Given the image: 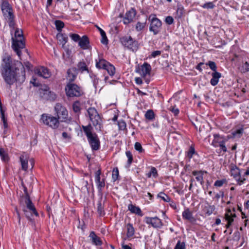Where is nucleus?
Segmentation results:
<instances>
[{
    "mask_svg": "<svg viewBox=\"0 0 249 249\" xmlns=\"http://www.w3.org/2000/svg\"><path fill=\"white\" fill-rule=\"evenodd\" d=\"M219 147H220V149L224 152L227 151V148L223 143H220L219 144Z\"/></svg>",
    "mask_w": 249,
    "mask_h": 249,
    "instance_id": "052dcab7",
    "label": "nucleus"
},
{
    "mask_svg": "<svg viewBox=\"0 0 249 249\" xmlns=\"http://www.w3.org/2000/svg\"><path fill=\"white\" fill-rule=\"evenodd\" d=\"M165 22L167 24L170 25L174 22V19L171 16H168L165 18Z\"/></svg>",
    "mask_w": 249,
    "mask_h": 249,
    "instance_id": "6e6d98bb",
    "label": "nucleus"
},
{
    "mask_svg": "<svg viewBox=\"0 0 249 249\" xmlns=\"http://www.w3.org/2000/svg\"><path fill=\"white\" fill-rule=\"evenodd\" d=\"M182 217L184 219L190 221H193L194 220V218L193 217L192 213L188 209H186L182 213Z\"/></svg>",
    "mask_w": 249,
    "mask_h": 249,
    "instance_id": "393cba45",
    "label": "nucleus"
},
{
    "mask_svg": "<svg viewBox=\"0 0 249 249\" xmlns=\"http://www.w3.org/2000/svg\"><path fill=\"white\" fill-rule=\"evenodd\" d=\"M234 208L233 209V212L229 209L225 214V218L227 221V228H228L231 224L233 221V218L236 217V214L234 213Z\"/></svg>",
    "mask_w": 249,
    "mask_h": 249,
    "instance_id": "6ab92c4d",
    "label": "nucleus"
},
{
    "mask_svg": "<svg viewBox=\"0 0 249 249\" xmlns=\"http://www.w3.org/2000/svg\"><path fill=\"white\" fill-rule=\"evenodd\" d=\"M108 63L104 59H99L98 62H96V66L98 68L105 69Z\"/></svg>",
    "mask_w": 249,
    "mask_h": 249,
    "instance_id": "7c9ffc66",
    "label": "nucleus"
},
{
    "mask_svg": "<svg viewBox=\"0 0 249 249\" xmlns=\"http://www.w3.org/2000/svg\"><path fill=\"white\" fill-rule=\"evenodd\" d=\"M146 22H138L136 25V30L138 32L141 31L144 28Z\"/></svg>",
    "mask_w": 249,
    "mask_h": 249,
    "instance_id": "58836bf2",
    "label": "nucleus"
},
{
    "mask_svg": "<svg viewBox=\"0 0 249 249\" xmlns=\"http://www.w3.org/2000/svg\"><path fill=\"white\" fill-rule=\"evenodd\" d=\"M92 244L96 246L102 245V241L100 237L97 236L94 231H91L89 236Z\"/></svg>",
    "mask_w": 249,
    "mask_h": 249,
    "instance_id": "aec40b11",
    "label": "nucleus"
},
{
    "mask_svg": "<svg viewBox=\"0 0 249 249\" xmlns=\"http://www.w3.org/2000/svg\"><path fill=\"white\" fill-rule=\"evenodd\" d=\"M62 137L64 139H70L71 138L70 136L66 132H64L62 133Z\"/></svg>",
    "mask_w": 249,
    "mask_h": 249,
    "instance_id": "e2e57ef3",
    "label": "nucleus"
},
{
    "mask_svg": "<svg viewBox=\"0 0 249 249\" xmlns=\"http://www.w3.org/2000/svg\"><path fill=\"white\" fill-rule=\"evenodd\" d=\"M240 71L242 72H246L249 71V63L247 62L243 63L242 66L240 68Z\"/></svg>",
    "mask_w": 249,
    "mask_h": 249,
    "instance_id": "ea45409f",
    "label": "nucleus"
},
{
    "mask_svg": "<svg viewBox=\"0 0 249 249\" xmlns=\"http://www.w3.org/2000/svg\"><path fill=\"white\" fill-rule=\"evenodd\" d=\"M66 94L69 97H79L83 92L79 87L72 83L68 82L65 87Z\"/></svg>",
    "mask_w": 249,
    "mask_h": 249,
    "instance_id": "423d86ee",
    "label": "nucleus"
},
{
    "mask_svg": "<svg viewBox=\"0 0 249 249\" xmlns=\"http://www.w3.org/2000/svg\"><path fill=\"white\" fill-rule=\"evenodd\" d=\"M211 145L216 147L218 143V136L216 134L213 135V137H210L209 140Z\"/></svg>",
    "mask_w": 249,
    "mask_h": 249,
    "instance_id": "473e14b6",
    "label": "nucleus"
},
{
    "mask_svg": "<svg viewBox=\"0 0 249 249\" xmlns=\"http://www.w3.org/2000/svg\"><path fill=\"white\" fill-rule=\"evenodd\" d=\"M136 13L135 10L131 9L127 12L124 18V23L125 24L131 22L136 16Z\"/></svg>",
    "mask_w": 249,
    "mask_h": 249,
    "instance_id": "a211bd4d",
    "label": "nucleus"
},
{
    "mask_svg": "<svg viewBox=\"0 0 249 249\" xmlns=\"http://www.w3.org/2000/svg\"><path fill=\"white\" fill-rule=\"evenodd\" d=\"M148 20L150 22V31L153 32L154 35L159 34L161 28L162 23L161 21L156 17L155 15H150Z\"/></svg>",
    "mask_w": 249,
    "mask_h": 249,
    "instance_id": "0eeeda50",
    "label": "nucleus"
},
{
    "mask_svg": "<svg viewBox=\"0 0 249 249\" xmlns=\"http://www.w3.org/2000/svg\"><path fill=\"white\" fill-rule=\"evenodd\" d=\"M39 93L40 97L47 100H54L56 98L55 94L50 90L49 88L46 86H42L39 89Z\"/></svg>",
    "mask_w": 249,
    "mask_h": 249,
    "instance_id": "9d476101",
    "label": "nucleus"
},
{
    "mask_svg": "<svg viewBox=\"0 0 249 249\" xmlns=\"http://www.w3.org/2000/svg\"><path fill=\"white\" fill-rule=\"evenodd\" d=\"M90 121L96 129L101 128V119L96 109L94 107H89L88 110Z\"/></svg>",
    "mask_w": 249,
    "mask_h": 249,
    "instance_id": "1a4fd4ad",
    "label": "nucleus"
},
{
    "mask_svg": "<svg viewBox=\"0 0 249 249\" xmlns=\"http://www.w3.org/2000/svg\"><path fill=\"white\" fill-rule=\"evenodd\" d=\"M203 174L204 172L201 171H194L192 172L193 175L195 177V178L197 181L199 182L201 185H202L204 182L203 178Z\"/></svg>",
    "mask_w": 249,
    "mask_h": 249,
    "instance_id": "4be33fe9",
    "label": "nucleus"
},
{
    "mask_svg": "<svg viewBox=\"0 0 249 249\" xmlns=\"http://www.w3.org/2000/svg\"><path fill=\"white\" fill-rule=\"evenodd\" d=\"M148 178H150L151 176L156 177L157 176V171L155 167H152L150 172L146 174Z\"/></svg>",
    "mask_w": 249,
    "mask_h": 249,
    "instance_id": "79ce46f5",
    "label": "nucleus"
},
{
    "mask_svg": "<svg viewBox=\"0 0 249 249\" xmlns=\"http://www.w3.org/2000/svg\"><path fill=\"white\" fill-rule=\"evenodd\" d=\"M231 176L236 180L238 184L241 185L246 180V178L241 176V171L236 166H232L231 168Z\"/></svg>",
    "mask_w": 249,
    "mask_h": 249,
    "instance_id": "f8f14e48",
    "label": "nucleus"
},
{
    "mask_svg": "<svg viewBox=\"0 0 249 249\" xmlns=\"http://www.w3.org/2000/svg\"><path fill=\"white\" fill-rule=\"evenodd\" d=\"M57 118L61 121H66L68 117V112L66 108L61 104L57 103L54 107Z\"/></svg>",
    "mask_w": 249,
    "mask_h": 249,
    "instance_id": "9b49d317",
    "label": "nucleus"
},
{
    "mask_svg": "<svg viewBox=\"0 0 249 249\" xmlns=\"http://www.w3.org/2000/svg\"><path fill=\"white\" fill-rule=\"evenodd\" d=\"M123 249H131V248L128 245H122Z\"/></svg>",
    "mask_w": 249,
    "mask_h": 249,
    "instance_id": "774afa93",
    "label": "nucleus"
},
{
    "mask_svg": "<svg viewBox=\"0 0 249 249\" xmlns=\"http://www.w3.org/2000/svg\"><path fill=\"white\" fill-rule=\"evenodd\" d=\"M67 80L69 81V82L71 83L76 78V70L74 68L69 69L67 71Z\"/></svg>",
    "mask_w": 249,
    "mask_h": 249,
    "instance_id": "412c9836",
    "label": "nucleus"
},
{
    "mask_svg": "<svg viewBox=\"0 0 249 249\" xmlns=\"http://www.w3.org/2000/svg\"><path fill=\"white\" fill-rule=\"evenodd\" d=\"M0 156L1 159L4 161H7L8 160L9 158L8 156L7 153L5 151V150L2 148H0Z\"/></svg>",
    "mask_w": 249,
    "mask_h": 249,
    "instance_id": "72a5a7b5",
    "label": "nucleus"
},
{
    "mask_svg": "<svg viewBox=\"0 0 249 249\" xmlns=\"http://www.w3.org/2000/svg\"><path fill=\"white\" fill-rule=\"evenodd\" d=\"M55 25L58 31H61L64 26V23L60 20H56L55 21Z\"/></svg>",
    "mask_w": 249,
    "mask_h": 249,
    "instance_id": "37998d69",
    "label": "nucleus"
},
{
    "mask_svg": "<svg viewBox=\"0 0 249 249\" xmlns=\"http://www.w3.org/2000/svg\"><path fill=\"white\" fill-rule=\"evenodd\" d=\"M57 38L60 44H62L63 46L65 45V44L67 42L68 39V37L62 34H57Z\"/></svg>",
    "mask_w": 249,
    "mask_h": 249,
    "instance_id": "bb28decb",
    "label": "nucleus"
},
{
    "mask_svg": "<svg viewBox=\"0 0 249 249\" xmlns=\"http://www.w3.org/2000/svg\"><path fill=\"white\" fill-rule=\"evenodd\" d=\"M160 53H161V52L160 51H155L151 53V55L152 57H155L156 56L160 55Z\"/></svg>",
    "mask_w": 249,
    "mask_h": 249,
    "instance_id": "680f3d73",
    "label": "nucleus"
},
{
    "mask_svg": "<svg viewBox=\"0 0 249 249\" xmlns=\"http://www.w3.org/2000/svg\"><path fill=\"white\" fill-rule=\"evenodd\" d=\"M144 221L147 224H150L154 228H160L162 226L161 220L157 217H145Z\"/></svg>",
    "mask_w": 249,
    "mask_h": 249,
    "instance_id": "2eb2a0df",
    "label": "nucleus"
},
{
    "mask_svg": "<svg viewBox=\"0 0 249 249\" xmlns=\"http://www.w3.org/2000/svg\"><path fill=\"white\" fill-rule=\"evenodd\" d=\"M184 15V11L183 7H178L177 10V15L178 18H180Z\"/></svg>",
    "mask_w": 249,
    "mask_h": 249,
    "instance_id": "a18cd8bd",
    "label": "nucleus"
},
{
    "mask_svg": "<svg viewBox=\"0 0 249 249\" xmlns=\"http://www.w3.org/2000/svg\"><path fill=\"white\" fill-rule=\"evenodd\" d=\"M126 155L127 157L128 158V163L129 164H130L133 160L132 155L131 152L129 151L126 152Z\"/></svg>",
    "mask_w": 249,
    "mask_h": 249,
    "instance_id": "603ef678",
    "label": "nucleus"
},
{
    "mask_svg": "<svg viewBox=\"0 0 249 249\" xmlns=\"http://www.w3.org/2000/svg\"><path fill=\"white\" fill-rule=\"evenodd\" d=\"M83 131L86 134L89 142L94 150H97L100 147V141L96 134H93L91 132L92 127L90 125L83 126Z\"/></svg>",
    "mask_w": 249,
    "mask_h": 249,
    "instance_id": "20e7f679",
    "label": "nucleus"
},
{
    "mask_svg": "<svg viewBox=\"0 0 249 249\" xmlns=\"http://www.w3.org/2000/svg\"><path fill=\"white\" fill-rule=\"evenodd\" d=\"M170 110L175 115H177L179 113L178 109L175 108L174 107H171L170 108Z\"/></svg>",
    "mask_w": 249,
    "mask_h": 249,
    "instance_id": "bf43d9fd",
    "label": "nucleus"
},
{
    "mask_svg": "<svg viewBox=\"0 0 249 249\" xmlns=\"http://www.w3.org/2000/svg\"><path fill=\"white\" fill-rule=\"evenodd\" d=\"M214 7V5L212 2H208L204 4L203 5V7L204 8H213Z\"/></svg>",
    "mask_w": 249,
    "mask_h": 249,
    "instance_id": "13d9d810",
    "label": "nucleus"
},
{
    "mask_svg": "<svg viewBox=\"0 0 249 249\" xmlns=\"http://www.w3.org/2000/svg\"><path fill=\"white\" fill-rule=\"evenodd\" d=\"M128 210L132 213H136L139 215L142 216V213L140 208L132 204H130L128 206Z\"/></svg>",
    "mask_w": 249,
    "mask_h": 249,
    "instance_id": "b1692460",
    "label": "nucleus"
},
{
    "mask_svg": "<svg viewBox=\"0 0 249 249\" xmlns=\"http://www.w3.org/2000/svg\"><path fill=\"white\" fill-rule=\"evenodd\" d=\"M96 27L98 29V30L99 31V32H100V33L101 34V35H105V32L101 28H100L97 25H96Z\"/></svg>",
    "mask_w": 249,
    "mask_h": 249,
    "instance_id": "338daca9",
    "label": "nucleus"
},
{
    "mask_svg": "<svg viewBox=\"0 0 249 249\" xmlns=\"http://www.w3.org/2000/svg\"><path fill=\"white\" fill-rule=\"evenodd\" d=\"M208 65L209 66L210 68L212 70H213V71H214V72L216 71V64L213 62H212V61H209L208 62Z\"/></svg>",
    "mask_w": 249,
    "mask_h": 249,
    "instance_id": "5fc2aeb1",
    "label": "nucleus"
},
{
    "mask_svg": "<svg viewBox=\"0 0 249 249\" xmlns=\"http://www.w3.org/2000/svg\"><path fill=\"white\" fill-rule=\"evenodd\" d=\"M78 45L83 50L89 49L90 48L89 38L86 36H84L81 38L78 42Z\"/></svg>",
    "mask_w": 249,
    "mask_h": 249,
    "instance_id": "f3484780",
    "label": "nucleus"
},
{
    "mask_svg": "<svg viewBox=\"0 0 249 249\" xmlns=\"http://www.w3.org/2000/svg\"><path fill=\"white\" fill-rule=\"evenodd\" d=\"M128 49L131 50L133 52L136 51L138 49V42L136 40H134L132 43L130 44Z\"/></svg>",
    "mask_w": 249,
    "mask_h": 249,
    "instance_id": "a19ab883",
    "label": "nucleus"
},
{
    "mask_svg": "<svg viewBox=\"0 0 249 249\" xmlns=\"http://www.w3.org/2000/svg\"><path fill=\"white\" fill-rule=\"evenodd\" d=\"M213 78L211 80V84L213 86H215L218 83V72H214L212 73Z\"/></svg>",
    "mask_w": 249,
    "mask_h": 249,
    "instance_id": "c9c22d12",
    "label": "nucleus"
},
{
    "mask_svg": "<svg viewBox=\"0 0 249 249\" xmlns=\"http://www.w3.org/2000/svg\"><path fill=\"white\" fill-rule=\"evenodd\" d=\"M134 146L135 149L138 151H139L140 153H142L143 151V149H142V145L140 142H136Z\"/></svg>",
    "mask_w": 249,
    "mask_h": 249,
    "instance_id": "8fccbe9b",
    "label": "nucleus"
},
{
    "mask_svg": "<svg viewBox=\"0 0 249 249\" xmlns=\"http://www.w3.org/2000/svg\"><path fill=\"white\" fill-rule=\"evenodd\" d=\"M20 161L22 169L26 171L28 169V163L29 161L31 168H33L34 165V160L32 159L29 160V156L28 154L24 153L21 155L19 158Z\"/></svg>",
    "mask_w": 249,
    "mask_h": 249,
    "instance_id": "ddd939ff",
    "label": "nucleus"
},
{
    "mask_svg": "<svg viewBox=\"0 0 249 249\" xmlns=\"http://www.w3.org/2000/svg\"><path fill=\"white\" fill-rule=\"evenodd\" d=\"M145 118L148 120H153L154 118V113L152 110L149 109L145 114Z\"/></svg>",
    "mask_w": 249,
    "mask_h": 249,
    "instance_id": "e433bc0d",
    "label": "nucleus"
},
{
    "mask_svg": "<svg viewBox=\"0 0 249 249\" xmlns=\"http://www.w3.org/2000/svg\"><path fill=\"white\" fill-rule=\"evenodd\" d=\"M244 129L242 128L233 130L232 135L233 138H240L243 135Z\"/></svg>",
    "mask_w": 249,
    "mask_h": 249,
    "instance_id": "cd10ccee",
    "label": "nucleus"
},
{
    "mask_svg": "<svg viewBox=\"0 0 249 249\" xmlns=\"http://www.w3.org/2000/svg\"><path fill=\"white\" fill-rule=\"evenodd\" d=\"M158 197L161 198L165 202H169L170 200V198L163 192H160L158 195Z\"/></svg>",
    "mask_w": 249,
    "mask_h": 249,
    "instance_id": "4c0bfd02",
    "label": "nucleus"
},
{
    "mask_svg": "<svg viewBox=\"0 0 249 249\" xmlns=\"http://www.w3.org/2000/svg\"><path fill=\"white\" fill-rule=\"evenodd\" d=\"M72 109L74 112H79L81 110L80 103L79 101L74 102L72 105Z\"/></svg>",
    "mask_w": 249,
    "mask_h": 249,
    "instance_id": "f704fd0d",
    "label": "nucleus"
},
{
    "mask_svg": "<svg viewBox=\"0 0 249 249\" xmlns=\"http://www.w3.org/2000/svg\"><path fill=\"white\" fill-rule=\"evenodd\" d=\"M1 67V76L9 88L15 83L19 86L25 81V70L20 61L12 60L10 56H7L3 58Z\"/></svg>",
    "mask_w": 249,
    "mask_h": 249,
    "instance_id": "f257e3e1",
    "label": "nucleus"
},
{
    "mask_svg": "<svg viewBox=\"0 0 249 249\" xmlns=\"http://www.w3.org/2000/svg\"><path fill=\"white\" fill-rule=\"evenodd\" d=\"M0 115H1V120L3 123L4 127L5 128H6L8 127V124L7 123V121L5 118L4 112L0 113Z\"/></svg>",
    "mask_w": 249,
    "mask_h": 249,
    "instance_id": "3c124183",
    "label": "nucleus"
},
{
    "mask_svg": "<svg viewBox=\"0 0 249 249\" xmlns=\"http://www.w3.org/2000/svg\"><path fill=\"white\" fill-rule=\"evenodd\" d=\"M100 170H98L96 173V180L97 183L98 188L100 190L105 186V182L104 181L100 180Z\"/></svg>",
    "mask_w": 249,
    "mask_h": 249,
    "instance_id": "a878e982",
    "label": "nucleus"
},
{
    "mask_svg": "<svg viewBox=\"0 0 249 249\" xmlns=\"http://www.w3.org/2000/svg\"><path fill=\"white\" fill-rule=\"evenodd\" d=\"M135 81L136 83L138 84H142V80L140 77H137L135 78Z\"/></svg>",
    "mask_w": 249,
    "mask_h": 249,
    "instance_id": "69168bd1",
    "label": "nucleus"
},
{
    "mask_svg": "<svg viewBox=\"0 0 249 249\" xmlns=\"http://www.w3.org/2000/svg\"><path fill=\"white\" fill-rule=\"evenodd\" d=\"M105 69L107 71L108 74L112 76L115 73V67L113 65H112L109 63L107 64V66Z\"/></svg>",
    "mask_w": 249,
    "mask_h": 249,
    "instance_id": "2f4dec72",
    "label": "nucleus"
},
{
    "mask_svg": "<svg viewBox=\"0 0 249 249\" xmlns=\"http://www.w3.org/2000/svg\"><path fill=\"white\" fill-rule=\"evenodd\" d=\"M24 191L25 193L24 200L26 206V207H24L22 210L26 217L30 220L32 219V216L34 214L37 216L38 215V213L30 199L29 196L27 193V188L26 187H24Z\"/></svg>",
    "mask_w": 249,
    "mask_h": 249,
    "instance_id": "7ed1b4c3",
    "label": "nucleus"
},
{
    "mask_svg": "<svg viewBox=\"0 0 249 249\" xmlns=\"http://www.w3.org/2000/svg\"><path fill=\"white\" fill-rule=\"evenodd\" d=\"M35 73L44 78H48L50 77L51 74L49 70L44 67L36 68L35 70Z\"/></svg>",
    "mask_w": 249,
    "mask_h": 249,
    "instance_id": "dca6fc26",
    "label": "nucleus"
},
{
    "mask_svg": "<svg viewBox=\"0 0 249 249\" xmlns=\"http://www.w3.org/2000/svg\"><path fill=\"white\" fill-rule=\"evenodd\" d=\"M70 37L74 42H79L81 37L76 34H70Z\"/></svg>",
    "mask_w": 249,
    "mask_h": 249,
    "instance_id": "49530a36",
    "label": "nucleus"
},
{
    "mask_svg": "<svg viewBox=\"0 0 249 249\" xmlns=\"http://www.w3.org/2000/svg\"><path fill=\"white\" fill-rule=\"evenodd\" d=\"M151 70V67L150 65L145 62L139 68V69L137 70V72L144 77L150 74Z\"/></svg>",
    "mask_w": 249,
    "mask_h": 249,
    "instance_id": "4468645a",
    "label": "nucleus"
},
{
    "mask_svg": "<svg viewBox=\"0 0 249 249\" xmlns=\"http://www.w3.org/2000/svg\"><path fill=\"white\" fill-rule=\"evenodd\" d=\"M1 8L4 16L9 22V26L14 28V16L12 12V8L8 2L7 0L3 1Z\"/></svg>",
    "mask_w": 249,
    "mask_h": 249,
    "instance_id": "39448f33",
    "label": "nucleus"
},
{
    "mask_svg": "<svg viewBox=\"0 0 249 249\" xmlns=\"http://www.w3.org/2000/svg\"><path fill=\"white\" fill-rule=\"evenodd\" d=\"M121 41L124 46L128 48V47H130V44H131L134 40L130 36H129L122 37Z\"/></svg>",
    "mask_w": 249,
    "mask_h": 249,
    "instance_id": "5701e85b",
    "label": "nucleus"
},
{
    "mask_svg": "<svg viewBox=\"0 0 249 249\" xmlns=\"http://www.w3.org/2000/svg\"><path fill=\"white\" fill-rule=\"evenodd\" d=\"M12 47L17 54L20 57L21 50L25 48L23 32L21 30L17 28L15 32V36L12 37Z\"/></svg>",
    "mask_w": 249,
    "mask_h": 249,
    "instance_id": "f03ea898",
    "label": "nucleus"
},
{
    "mask_svg": "<svg viewBox=\"0 0 249 249\" xmlns=\"http://www.w3.org/2000/svg\"><path fill=\"white\" fill-rule=\"evenodd\" d=\"M102 36V40L101 42L104 44H107L108 43V39L106 35V33H105V35H101Z\"/></svg>",
    "mask_w": 249,
    "mask_h": 249,
    "instance_id": "4d7b16f0",
    "label": "nucleus"
},
{
    "mask_svg": "<svg viewBox=\"0 0 249 249\" xmlns=\"http://www.w3.org/2000/svg\"><path fill=\"white\" fill-rule=\"evenodd\" d=\"M185 249V245L183 242H181L180 241H178L177 245L175 247V249Z\"/></svg>",
    "mask_w": 249,
    "mask_h": 249,
    "instance_id": "de8ad7c7",
    "label": "nucleus"
},
{
    "mask_svg": "<svg viewBox=\"0 0 249 249\" xmlns=\"http://www.w3.org/2000/svg\"><path fill=\"white\" fill-rule=\"evenodd\" d=\"M227 182L225 179H223L220 180H219V187L222 186L224 184L226 183Z\"/></svg>",
    "mask_w": 249,
    "mask_h": 249,
    "instance_id": "0e129e2a",
    "label": "nucleus"
},
{
    "mask_svg": "<svg viewBox=\"0 0 249 249\" xmlns=\"http://www.w3.org/2000/svg\"><path fill=\"white\" fill-rule=\"evenodd\" d=\"M78 68L81 71L87 70L86 64L83 62H80L78 65Z\"/></svg>",
    "mask_w": 249,
    "mask_h": 249,
    "instance_id": "09e8293b",
    "label": "nucleus"
},
{
    "mask_svg": "<svg viewBox=\"0 0 249 249\" xmlns=\"http://www.w3.org/2000/svg\"><path fill=\"white\" fill-rule=\"evenodd\" d=\"M195 153V150L194 147L191 146L189 151L188 152V156L189 158H191L193 157V155Z\"/></svg>",
    "mask_w": 249,
    "mask_h": 249,
    "instance_id": "864d4df0",
    "label": "nucleus"
},
{
    "mask_svg": "<svg viewBox=\"0 0 249 249\" xmlns=\"http://www.w3.org/2000/svg\"><path fill=\"white\" fill-rule=\"evenodd\" d=\"M41 120L44 124L53 129L57 128L59 125V119L57 118L48 114H42Z\"/></svg>",
    "mask_w": 249,
    "mask_h": 249,
    "instance_id": "6e6552de",
    "label": "nucleus"
},
{
    "mask_svg": "<svg viewBox=\"0 0 249 249\" xmlns=\"http://www.w3.org/2000/svg\"><path fill=\"white\" fill-rule=\"evenodd\" d=\"M127 227V237H132L135 233L134 228L131 224L128 223L126 225Z\"/></svg>",
    "mask_w": 249,
    "mask_h": 249,
    "instance_id": "c756f323",
    "label": "nucleus"
},
{
    "mask_svg": "<svg viewBox=\"0 0 249 249\" xmlns=\"http://www.w3.org/2000/svg\"><path fill=\"white\" fill-rule=\"evenodd\" d=\"M97 211L99 215L100 216H103L105 214L104 206L101 200L98 202Z\"/></svg>",
    "mask_w": 249,
    "mask_h": 249,
    "instance_id": "c85d7f7f",
    "label": "nucleus"
},
{
    "mask_svg": "<svg viewBox=\"0 0 249 249\" xmlns=\"http://www.w3.org/2000/svg\"><path fill=\"white\" fill-rule=\"evenodd\" d=\"M119 176V171L117 167L114 168L112 171V178L114 181H115L118 178Z\"/></svg>",
    "mask_w": 249,
    "mask_h": 249,
    "instance_id": "c03bdc74",
    "label": "nucleus"
}]
</instances>
